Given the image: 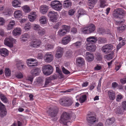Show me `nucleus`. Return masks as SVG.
I'll return each mask as SVG.
<instances>
[{"label": "nucleus", "instance_id": "nucleus-1", "mask_svg": "<svg viewBox=\"0 0 126 126\" xmlns=\"http://www.w3.org/2000/svg\"><path fill=\"white\" fill-rule=\"evenodd\" d=\"M95 30V26L93 24H91L88 26L82 28L80 29V31L82 33L86 34L94 32Z\"/></svg>", "mask_w": 126, "mask_h": 126}, {"label": "nucleus", "instance_id": "nucleus-2", "mask_svg": "<svg viewBox=\"0 0 126 126\" xmlns=\"http://www.w3.org/2000/svg\"><path fill=\"white\" fill-rule=\"evenodd\" d=\"M125 12L122 9L119 8L114 12L113 16L115 18H122L125 16Z\"/></svg>", "mask_w": 126, "mask_h": 126}, {"label": "nucleus", "instance_id": "nucleus-3", "mask_svg": "<svg viewBox=\"0 0 126 126\" xmlns=\"http://www.w3.org/2000/svg\"><path fill=\"white\" fill-rule=\"evenodd\" d=\"M60 103L62 106L68 107L71 106L73 102L72 100L69 98L63 97L59 100Z\"/></svg>", "mask_w": 126, "mask_h": 126}, {"label": "nucleus", "instance_id": "nucleus-4", "mask_svg": "<svg viewBox=\"0 0 126 126\" xmlns=\"http://www.w3.org/2000/svg\"><path fill=\"white\" fill-rule=\"evenodd\" d=\"M50 6L53 9L59 11L62 9V5L59 1L55 0L51 2Z\"/></svg>", "mask_w": 126, "mask_h": 126}, {"label": "nucleus", "instance_id": "nucleus-5", "mask_svg": "<svg viewBox=\"0 0 126 126\" xmlns=\"http://www.w3.org/2000/svg\"><path fill=\"white\" fill-rule=\"evenodd\" d=\"M42 70L45 75H49L53 72V67L50 65H46L43 67Z\"/></svg>", "mask_w": 126, "mask_h": 126}, {"label": "nucleus", "instance_id": "nucleus-6", "mask_svg": "<svg viewBox=\"0 0 126 126\" xmlns=\"http://www.w3.org/2000/svg\"><path fill=\"white\" fill-rule=\"evenodd\" d=\"M58 111V109L55 107H49L47 111L49 116L51 117H55L57 115Z\"/></svg>", "mask_w": 126, "mask_h": 126}, {"label": "nucleus", "instance_id": "nucleus-7", "mask_svg": "<svg viewBox=\"0 0 126 126\" xmlns=\"http://www.w3.org/2000/svg\"><path fill=\"white\" fill-rule=\"evenodd\" d=\"M86 120L89 126H91L96 121V118L95 116L92 115V113H88L86 117Z\"/></svg>", "mask_w": 126, "mask_h": 126}, {"label": "nucleus", "instance_id": "nucleus-8", "mask_svg": "<svg viewBox=\"0 0 126 126\" xmlns=\"http://www.w3.org/2000/svg\"><path fill=\"white\" fill-rule=\"evenodd\" d=\"M50 20L53 22H56L58 19V15L57 12L53 11H50L47 15Z\"/></svg>", "mask_w": 126, "mask_h": 126}, {"label": "nucleus", "instance_id": "nucleus-9", "mask_svg": "<svg viewBox=\"0 0 126 126\" xmlns=\"http://www.w3.org/2000/svg\"><path fill=\"white\" fill-rule=\"evenodd\" d=\"M113 47L111 44L105 45L102 47L101 50L105 54L110 53L113 49Z\"/></svg>", "mask_w": 126, "mask_h": 126}, {"label": "nucleus", "instance_id": "nucleus-10", "mask_svg": "<svg viewBox=\"0 0 126 126\" xmlns=\"http://www.w3.org/2000/svg\"><path fill=\"white\" fill-rule=\"evenodd\" d=\"M70 118L69 115L68 113L63 112L61 116L60 120L62 121L64 125L67 124L68 120Z\"/></svg>", "mask_w": 126, "mask_h": 126}, {"label": "nucleus", "instance_id": "nucleus-11", "mask_svg": "<svg viewBox=\"0 0 126 126\" xmlns=\"http://www.w3.org/2000/svg\"><path fill=\"white\" fill-rule=\"evenodd\" d=\"M7 114L6 109L4 105L0 101V116L3 117L6 116Z\"/></svg>", "mask_w": 126, "mask_h": 126}, {"label": "nucleus", "instance_id": "nucleus-12", "mask_svg": "<svg viewBox=\"0 0 126 126\" xmlns=\"http://www.w3.org/2000/svg\"><path fill=\"white\" fill-rule=\"evenodd\" d=\"M41 44V40H35L31 42L30 44V46L32 47L36 48L39 47Z\"/></svg>", "mask_w": 126, "mask_h": 126}, {"label": "nucleus", "instance_id": "nucleus-13", "mask_svg": "<svg viewBox=\"0 0 126 126\" xmlns=\"http://www.w3.org/2000/svg\"><path fill=\"white\" fill-rule=\"evenodd\" d=\"M14 40V39L11 37L6 38L4 40V44L9 47H12L13 46V42Z\"/></svg>", "mask_w": 126, "mask_h": 126}, {"label": "nucleus", "instance_id": "nucleus-14", "mask_svg": "<svg viewBox=\"0 0 126 126\" xmlns=\"http://www.w3.org/2000/svg\"><path fill=\"white\" fill-rule=\"evenodd\" d=\"M53 59V55L47 52L45 55L44 59L45 62L49 63L52 62Z\"/></svg>", "mask_w": 126, "mask_h": 126}, {"label": "nucleus", "instance_id": "nucleus-15", "mask_svg": "<svg viewBox=\"0 0 126 126\" xmlns=\"http://www.w3.org/2000/svg\"><path fill=\"white\" fill-rule=\"evenodd\" d=\"M86 48L87 50L90 51H94L96 49V46L92 43H86Z\"/></svg>", "mask_w": 126, "mask_h": 126}, {"label": "nucleus", "instance_id": "nucleus-16", "mask_svg": "<svg viewBox=\"0 0 126 126\" xmlns=\"http://www.w3.org/2000/svg\"><path fill=\"white\" fill-rule=\"evenodd\" d=\"M27 63L28 66L30 68H33L35 66L37 65V63H32L35 61V59H30L27 60Z\"/></svg>", "mask_w": 126, "mask_h": 126}, {"label": "nucleus", "instance_id": "nucleus-17", "mask_svg": "<svg viewBox=\"0 0 126 126\" xmlns=\"http://www.w3.org/2000/svg\"><path fill=\"white\" fill-rule=\"evenodd\" d=\"M85 58L88 62H91L94 60V56L93 54L87 52L86 53Z\"/></svg>", "mask_w": 126, "mask_h": 126}, {"label": "nucleus", "instance_id": "nucleus-18", "mask_svg": "<svg viewBox=\"0 0 126 126\" xmlns=\"http://www.w3.org/2000/svg\"><path fill=\"white\" fill-rule=\"evenodd\" d=\"M37 17L36 13L35 12H31L30 15L28 16V18L31 21L33 22L34 21Z\"/></svg>", "mask_w": 126, "mask_h": 126}, {"label": "nucleus", "instance_id": "nucleus-19", "mask_svg": "<svg viewBox=\"0 0 126 126\" xmlns=\"http://www.w3.org/2000/svg\"><path fill=\"white\" fill-rule=\"evenodd\" d=\"M49 8L48 6L46 5H42L41 6L40 11V12L43 14H45L48 10Z\"/></svg>", "mask_w": 126, "mask_h": 126}, {"label": "nucleus", "instance_id": "nucleus-20", "mask_svg": "<svg viewBox=\"0 0 126 126\" xmlns=\"http://www.w3.org/2000/svg\"><path fill=\"white\" fill-rule=\"evenodd\" d=\"M86 41L88 42L87 43H95L97 41V38L95 36H91L87 38Z\"/></svg>", "mask_w": 126, "mask_h": 126}, {"label": "nucleus", "instance_id": "nucleus-21", "mask_svg": "<svg viewBox=\"0 0 126 126\" xmlns=\"http://www.w3.org/2000/svg\"><path fill=\"white\" fill-rule=\"evenodd\" d=\"M63 6L64 8H70L72 5V3L69 0L64 1L63 4Z\"/></svg>", "mask_w": 126, "mask_h": 126}, {"label": "nucleus", "instance_id": "nucleus-22", "mask_svg": "<svg viewBox=\"0 0 126 126\" xmlns=\"http://www.w3.org/2000/svg\"><path fill=\"white\" fill-rule=\"evenodd\" d=\"M0 54L4 57L7 56L9 54L8 51L5 48L1 49H0Z\"/></svg>", "mask_w": 126, "mask_h": 126}, {"label": "nucleus", "instance_id": "nucleus-23", "mask_svg": "<svg viewBox=\"0 0 126 126\" xmlns=\"http://www.w3.org/2000/svg\"><path fill=\"white\" fill-rule=\"evenodd\" d=\"M14 16L15 18L17 19L21 18L22 16V11L19 10L15 11L14 13Z\"/></svg>", "mask_w": 126, "mask_h": 126}, {"label": "nucleus", "instance_id": "nucleus-24", "mask_svg": "<svg viewBox=\"0 0 126 126\" xmlns=\"http://www.w3.org/2000/svg\"><path fill=\"white\" fill-rule=\"evenodd\" d=\"M108 95L110 100H113L115 98V94L112 90H110L108 92Z\"/></svg>", "mask_w": 126, "mask_h": 126}, {"label": "nucleus", "instance_id": "nucleus-25", "mask_svg": "<svg viewBox=\"0 0 126 126\" xmlns=\"http://www.w3.org/2000/svg\"><path fill=\"white\" fill-rule=\"evenodd\" d=\"M71 40L70 36H68L63 38L62 41V43L64 45H66L68 44Z\"/></svg>", "mask_w": 126, "mask_h": 126}, {"label": "nucleus", "instance_id": "nucleus-26", "mask_svg": "<svg viewBox=\"0 0 126 126\" xmlns=\"http://www.w3.org/2000/svg\"><path fill=\"white\" fill-rule=\"evenodd\" d=\"M88 0V4L89 6H90L89 8L90 9H92L94 7V5L96 3L97 1V0Z\"/></svg>", "mask_w": 126, "mask_h": 126}, {"label": "nucleus", "instance_id": "nucleus-27", "mask_svg": "<svg viewBox=\"0 0 126 126\" xmlns=\"http://www.w3.org/2000/svg\"><path fill=\"white\" fill-rule=\"evenodd\" d=\"M21 32V31L20 28H16L12 32L14 35L16 36L20 35Z\"/></svg>", "mask_w": 126, "mask_h": 126}, {"label": "nucleus", "instance_id": "nucleus-28", "mask_svg": "<svg viewBox=\"0 0 126 126\" xmlns=\"http://www.w3.org/2000/svg\"><path fill=\"white\" fill-rule=\"evenodd\" d=\"M40 72V70L39 68H36L35 69H32L31 71V73L33 76H36L38 75Z\"/></svg>", "mask_w": 126, "mask_h": 126}, {"label": "nucleus", "instance_id": "nucleus-29", "mask_svg": "<svg viewBox=\"0 0 126 126\" xmlns=\"http://www.w3.org/2000/svg\"><path fill=\"white\" fill-rule=\"evenodd\" d=\"M12 6L15 8H17L21 6V3L18 0H15L12 3Z\"/></svg>", "mask_w": 126, "mask_h": 126}, {"label": "nucleus", "instance_id": "nucleus-30", "mask_svg": "<svg viewBox=\"0 0 126 126\" xmlns=\"http://www.w3.org/2000/svg\"><path fill=\"white\" fill-rule=\"evenodd\" d=\"M39 20L40 23L42 24H45L47 23V18L45 16H41Z\"/></svg>", "mask_w": 126, "mask_h": 126}, {"label": "nucleus", "instance_id": "nucleus-31", "mask_svg": "<svg viewBox=\"0 0 126 126\" xmlns=\"http://www.w3.org/2000/svg\"><path fill=\"white\" fill-rule=\"evenodd\" d=\"M87 96L86 95L83 94L81 95L79 98V101L80 103H82L84 102L86 100Z\"/></svg>", "mask_w": 126, "mask_h": 126}, {"label": "nucleus", "instance_id": "nucleus-32", "mask_svg": "<svg viewBox=\"0 0 126 126\" xmlns=\"http://www.w3.org/2000/svg\"><path fill=\"white\" fill-rule=\"evenodd\" d=\"M114 119L113 118H112L107 119L105 122L106 125H110L112 124L114 122Z\"/></svg>", "mask_w": 126, "mask_h": 126}, {"label": "nucleus", "instance_id": "nucleus-33", "mask_svg": "<svg viewBox=\"0 0 126 126\" xmlns=\"http://www.w3.org/2000/svg\"><path fill=\"white\" fill-rule=\"evenodd\" d=\"M114 52L112 51L111 52L105 56V58L107 60H110L112 59L114 57Z\"/></svg>", "mask_w": 126, "mask_h": 126}, {"label": "nucleus", "instance_id": "nucleus-34", "mask_svg": "<svg viewBox=\"0 0 126 126\" xmlns=\"http://www.w3.org/2000/svg\"><path fill=\"white\" fill-rule=\"evenodd\" d=\"M65 31L62 29L60 30L58 32V34L59 36H62L64 35L66 33Z\"/></svg>", "mask_w": 126, "mask_h": 126}, {"label": "nucleus", "instance_id": "nucleus-35", "mask_svg": "<svg viewBox=\"0 0 126 126\" xmlns=\"http://www.w3.org/2000/svg\"><path fill=\"white\" fill-rule=\"evenodd\" d=\"M0 97L1 101L4 103H6L7 102V99L4 94H1L0 95Z\"/></svg>", "mask_w": 126, "mask_h": 126}, {"label": "nucleus", "instance_id": "nucleus-36", "mask_svg": "<svg viewBox=\"0 0 126 126\" xmlns=\"http://www.w3.org/2000/svg\"><path fill=\"white\" fill-rule=\"evenodd\" d=\"M38 31V34L42 36L45 34V30L42 28H41Z\"/></svg>", "mask_w": 126, "mask_h": 126}, {"label": "nucleus", "instance_id": "nucleus-37", "mask_svg": "<svg viewBox=\"0 0 126 126\" xmlns=\"http://www.w3.org/2000/svg\"><path fill=\"white\" fill-rule=\"evenodd\" d=\"M22 9L25 13H28L31 11V9L28 6L26 5L22 7Z\"/></svg>", "mask_w": 126, "mask_h": 126}, {"label": "nucleus", "instance_id": "nucleus-38", "mask_svg": "<svg viewBox=\"0 0 126 126\" xmlns=\"http://www.w3.org/2000/svg\"><path fill=\"white\" fill-rule=\"evenodd\" d=\"M125 41L124 40H122L121 42H120L118 45L117 47V49L118 50L122 46L125 45Z\"/></svg>", "mask_w": 126, "mask_h": 126}, {"label": "nucleus", "instance_id": "nucleus-39", "mask_svg": "<svg viewBox=\"0 0 126 126\" xmlns=\"http://www.w3.org/2000/svg\"><path fill=\"white\" fill-rule=\"evenodd\" d=\"M85 63L84 59L81 57H79V67H81L84 66Z\"/></svg>", "mask_w": 126, "mask_h": 126}, {"label": "nucleus", "instance_id": "nucleus-40", "mask_svg": "<svg viewBox=\"0 0 126 126\" xmlns=\"http://www.w3.org/2000/svg\"><path fill=\"white\" fill-rule=\"evenodd\" d=\"M46 49L47 50L51 49L53 47V45L51 43H47L45 46Z\"/></svg>", "mask_w": 126, "mask_h": 126}, {"label": "nucleus", "instance_id": "nucleus-41", "mask_svg": "<svg viewBox=\"0 0 126 126\" xmlns=\"http://www.w3.org/2000/svg\"><path fill=\"white\" fill-rule=\"evenodd\" d=\"M100 6L101 8H104L106 6L105 4L106 1L105 0H100Z\"/></svg>", "mask_w": 126, "mask_h": 126}, {"label": "nucleus", "instance_id": "nucleus-42", "mask_svg": "<svg viewBox=\"0 0 126 126\" xmlns=\"http://www.w3.org/2000/svg\"><path fill=\"white\" fill-rule=\"evenodd\" d=\"M41 27L38 24H35L33 25V28L36 31H38Z\"/></svg>", "mask_w": 126, "mask_h": 126}, {"label": "nucleus", "instance_id": "nucleus-43", "mask_svg": "<svg viewBox=\"0 0 126 126\" xmlns=\"http://www.w3.org/2000/svg\"><path fill=\"white\" fill-rule=\"evenodd\" d=\"M62 29L65 31L66 32L69 31L70 27L69 26L63 25L62 26Z\"/></svg>", "mask_w": 126, "mask_h": 126}, {"label": "nucleus", "instance_id": "nucleus-44", "mask_svg": "<svg viewBox=\"0 0 126 126\" xmlns=\"http://www.w3.org/2000/svg\"><path fill=\"white\" fill-rule=\"evenodd\" d=\"M31 24L30 23H26L24 27V29L26 31H28L31 28Z\"/></svg>", "mask_w": 126, "mask_h": 126}, {"label": "nucleus", "instance_id": "nucleus-45", "mask_svg": "<svg viewBox=\"0 0 126 126\" xmlns=\"http://www.w3.org/2000/svg\"><path fill=\"white\" fill-rule=\"evenodd\" d=\"M50 82L51 80L50 78H48L46 79L45 85L43 86V87H47V85Z\"/></svg>", "mask_w": 126, "mask_h": 126}, {"label": "nucleus", "instance_id": "nucleus-46", "mask_svg": "<svg viewBox=\"0 0 126 126\" xmlns=\"http://www.w3.org/2000/svg\"><path fill=\"white\" fill-rule=\"evenodd\" d=\"M5 74L6 76H9L10 75L11 71L8 68H6L5 69Z\"/></svg>", "mask_w": 126, "mask_h": 126}, {"label": "nucleus", "instance_id": "nucleus-47", "mask_svg": "<svg viewBox=\"0 0 126 126\" xmlns=\"http://www.w3.org/2000/svg\"><path fill=\"white\" fill-rule=\"evenodd\" d=\"M124 109L123 108L119 107L118 109L117 110V113L119 114H122L124 111Z\"/></svg>", "mask_w": 126, "mask_h": 126}, {"label": "nucleus", "instance_id": "nucleus-48", "mask_svg": "<svg viewBox=\"0 0 126 126\" xmlns=\"http://www.w3.org/2000/svg\"><path fill=\"white\" fill-rule=\"evenodd\" d=\"M63 54L59 52H56L55 55V57L57 59H60L61 58Z\"/></svg>", "mask_w": 126, "mask_h": 126}, {"label": "nucleus", "instance_id": "nucleus-49", "mask_svg": "<svg viewBox=\"0 0 126 126\" xmlns=\"http://www.w3.org/2000/svg\"><path fill=\"white\" fill-rule=\"evenodd\" d=\"M61 25V23L60 22H58L54 25L53 27V28L54 29L57 30L59 28Z\"/></svg>", "mask_w": 126, "mask_h": 126}, {"label": "nucleus", "instance_id": "nucleus-50", "mask_svg": "<svg viewBox=\"0 0 126 126\" xmlns=\"http://www.w3.org/2000/svg\"><path fill=\"white\" fill-rule=\"evenodd\" d=\"M16 77L18 79H21L23 78L22 74L20 72H18L15 75Z\"/></svg>", "mask_w": 126, "mask_h": 126}, {"label": "nucleus", "instance_id": "nucleus-51", "mask_svg": "<svg viewBox=\"0 0 126 126\" xmlns=\"http://www.w3.org/2000/svg\"><path fill=\"white\" fill-rule=\"evenodd\" d=\"M56 71L58 73H59V74L60 75L59 76V78L61 79L62 78H63L64 76L63 75L62 71L59 69H58V70H57V68H56Z\"/></svg>", "mask_w": 126, "mask_h": 126}, {"label": "nucleus", "instance_id": "nucleus-52", "mask_svg": "<svg viewBox=\"0 0 126 126\" xmlns=\"http://www.w3.org/2000/svg\"><path fill=\"white\" fill-rule=\"evenodd\" d=\"M86 12L83 9H79V16L82 15L86 14Z\"/></svg>", "mask_w": 126, "mask_h": 126}, {"label": "nucleus", "instance_id": "nucleus-53", "mask_svg": "<svg viewBox=\"0 0 126 126\" xmlns=\"http://www.w3.org/2000/svg\"><path fill=\"white\" fill-rule=\"evenodd\" d=\"M63 48L61 47H58L56 52H59L62 54H63Z\"/></svg>", "mask_w": 126, "mask_h": 126}, {"label": "nucleus", "instance_id": "nucleus-54", "mask_svg": "<svg viewBox=\"0 0 126 126\" xmlns=\"http://www.w3.org/2000/svg\"><path fill=\"white\" fill-rule=\"evenodd\" d=\"M98 41L100 43H103L106 42V39L105 38L100 37L98 38Z\"/></svg>", "mask_w": 126, "mask_h": 126}, {"label": "nucleus", "instance_id": "nucleus-55", "mask_svg": "<svg viewBox=\"0 0 126 126\" xmlns=\"http://www.w3.org/2000/svg\"><path fill=\"white\" fill-rule=\"evenodd\" d=\"M75 12V10L74 9H71L68 11V14L70 16L73 15Z\"/></svg>", "mask_w": 126, "mask_h": 126}, {"label": "nucleus", "instance_id": "nucleus-56", "mask_svg": "<svg viewBox=\"0 0 126 126\" xmlns=\"http://www.w3.org/2000/svg\"><path fill=\"white\" fill-rule=\"evenodd\" d=\"M126 29V26L122 25L119 27H117V29L119 30L123 31Z\"/></svg>", "mask_w": 126, "mask_h": 126}, {"label": "nucleus", "instance_id": "nucleus-57", "mask_svg": "<svg viewBox=\"0 0 126 126\" xmlns=\"http://www.w3.org/2000/svg\"><path fill=\"white\" fill-rule=\"evenodd\" d=\"M102 68L101 66L99 64H97L94 67V69L96 70H100Z\"/></svg>", "mask_w": 126, "mask_h": 126}, {"label": "nucleus", "instance_id": "nucleus-58", "mask_svg": "<svg viewBox=\"0 0 126 126\" xmlns=\"http://www.w3.org/2000/svg\"><path fill=\"white\" fill-rule=\"evenodd\" d=\"M62 70L63 73L65 74H68L70 73V72L64 67L62 68Z\"/></svg>", "mask_w": 126, "mask_h": 126}, {"label": "nucleus", "instance_id": "nucleus-59", "mask_svg": "<svg viewBox=\"0 0 126 126\" xmlns=\"http://www.w3.org/2000/svg\"><path fill=\"white\" fill-rule=\"evenodd\" d=\"M122 98L123 97L120 94H118L116 98V101H120Z\"/></svg>", "mask_w": 126, "mask_h": 126}, {"label": "nucleus", "instance_id": "nucleus-60", "mask_svg": "<svg viewBox=\"0 0 126 126\" xmlns=\"http://www.w3.org/2000/svg\"><path fill=\"white\" fill-rule=\"evenodd\" d=\"M118 84L116 82H113L111 84L112 87L113 88H115L118 87Z\"/></svg>", "mask_w": 126, "mask_h": 126}, {"label": "nucleus", "instance_id": "nucleus-61", "mask_svg": "<svg viewBox=\"0 0 126 126\" xmlns=\"http://www.w3.org/2000/svg\"><path fill=\"white\" fill-rule=\"evenodd\" d=\"M5 23V20L3 18L0 17V26L3 25Z\"/></svg>", "mask_w": 126, "mask_h": 126}, {"label": "nucleus", "instance_id": "nucleus-62", "mask_svg": "<svg viewBox=\"0 0 126 126\" xmlns=\"http://www.w3.org/2000/svg\"><path fill=\"white\" fill-rule=\"evenodd\" d=\"M122 106L124 110H126V101H124L122 103Z\"/></svg>", "mask_w": 126, "mask_h": 126}, {"label": "nucleus", "instance_id": "nucleus-63", "mask_svg": "<svg viewBox=\"0 0 126 126\" xmlns=\"http://www.w3.org/2000/svg\"><path fill=\"white\" fill-rule=\"evenodd\" d=\"M89 85V82L87 81L83 82L81 84L82 87H86Z\"/></svg>", "mask_w": 126, "mask_h": 126}, {"label": "nucleus", "instance_id": "nucleus-64", "mask_svg": "<svg viewBox=\"0 0 126 126\" xmlns=\"http://www.w3.org/2000/svg\"><path fill=\"white\" fill-rule=\"evenodd\" d=\"M43 54L41 53H38L37 58L39 59L42 58L43 57Z\"/></svg>", "mask_w": 126, "mask_h": 126}]
</instances>
